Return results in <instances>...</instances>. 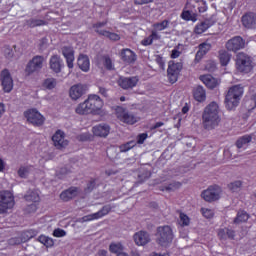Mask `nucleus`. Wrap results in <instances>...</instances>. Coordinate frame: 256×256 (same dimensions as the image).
<instances>
[{
    "mask_svg": "<svg viewBox=\"0 0 256 256\" xmlns=\"http://www.w3.org/2000/svg\"><path fill=\"white\" fill-rule=\"evenodd\" d=\"M112 210L111 205L104 206L100 211L96 212L99 219L103 218L104 216H107Z\"/></svg>",
    "mask_w": 256,
    "mask_h": 256,
    "instance_id": "obj_46",
    "label": "nucleus"
},
{
    "mask_svg": "<svg viewBox=\"0 0 256 256\" xmlns=\"http://www.w3.org/2000/svg\"><path fill=\"white\" fill-rule=\"evenodd\" d=\"M249 219V215L245 211H239L234 219L235 224H240L242 222H246Z\"/></svg>",
    "mask_w": 256,
    "mask_h": 256,
    "instance_id": "obj_36",
    "label": "nucleus"
},
{
    "mask_svg": "<svg viewBox=\"0 0 256 256\" xmlns=\"http://www.w3.org/2000/svg\"><path fill=\"white\" fill-rule=\"evenodd\" d=\"M78 67L83 71V73H88L90 70V59L87 55L80 54L77 59Z\"/></svg>",
    "mask_w": 256,
    "mask_h": 256,
    "instance_id": "obj_26",
    "label": "nucleus"
},
{
    "mask_svg": "<svg viewBox=\"0 0 256 256\" xmlns=\"http://www.w3.org/2000/svg\"><path fill=\"white\" fill-rule=\"evenodd\" d=\"M148 138L147 133H141L137 136V144L141 145L145 142V140Z\"/></svg>",
    "mask_w": 256,
    "mask_h": 256,
    "instance_id": "obj_53",
    "label": "nucleus"
},
{
    "mask_svg": "<svg viewBox=\"0 0 256 256\" xmlns=\"http://www.w3.org/2000/svg\"><path fill=\"white\" fill-rule=\"evenodd\" d=\"M222 190L219 186H211L203 191L201 196L207 202H214L221 198Z\"/></svg>",
    "mask_w": 256,
    "mask_h": 256,
    "instance_id": "obj_9",
    "label": "nucleus"
},
{
    "mask_svg": "<svg viewBox=\"0 0 256 256\" xmlns=\"http://www.w3.org/2000/svg\"><path fill=\"white\" fill-rule=\"evenodd\" d=\"M13 55H14V53H13V50H12V49H10V48H6V49H5V56H6L8 59L12 58Z\"/></svg>",
    "mask_w": 256,
    "mask_h": 256,
    "instance_id": "obj_60",
    "label": "nucleus"
},
{
    "mask_svg": "<svg viewBox=\"0 0 256 256\" xmlns=\"http://www.w3.org/2000/svg\"><path fill=\"white\" fill-rule=\"evenodd\" d=\"M181 45L176 46L172 51H171V58L176 59L178 58L181 54L182 51L180 50Z\"/></svg>",
    "mask_w": 256,
    "mask_h": 256,
    "instance_id": "obj_51",
    "label": "nucleus"
},
{
    "mask_svg": "<svg viewBox=\"0 0 256 256\" xmlns=\"http://www.w3.org/2000/svg\"><path fill=\"white\" fill-rule=\"evenodd\" d=\"M251 141H252L251 135H243L242 137L237 139L235 145L238 149H247Z\"/></svg>",
    "mask_w": 256,
    "mask_h": 256,
    "instance_id": "obj_29",
    "label": "nucleus"
},
{
    "mask_svg": "<svg viewBox=\"0 0 256 256\" xmlns=\"http://www.w3.org/2000/svg\"><path fill=\"white\" fill-rule=\"evenodd\" d=\"M61 52L63 57L66 60L67 67L69 69L74 68V61H75V52L72 47L64 46L61 48Z\"/></svg>",
    "mask_w": 256,
    "mask_h": 256,
    "instance_id": "obj_19",
    "label": "nucleus"
},
{
    "mask_svg": "<svg viewBox=\"0 0 256 256\" xmlns=\"http://www.w3.org/2000/svg\"><path fill=\"white\" fill-rule=\"evenodd\" d=\"M191 223V219L189 218V216H187L185 213L180 212L179 213V224L182 227H187L189 226Z\"/></svg>",
    "mask_w": 256,
    "mask_h": 256,
    "instance_id": "obj_42",
    "label": "nucleus"
},
{
    "mask_svg": "<svg viewBox=\"0 0 256 256\" xmlns=\"http://www.w3.org/2000/svg\"><path fill=\"white\" fill-rule=\"evenodd\" d=\"M86 100L92 115H99L104 107V101L101 97L96 94H90Z\"/></svg>",
    "mask_w": 256,
    "mask_h": 256,
    "instance_id": "obj_6",
    "label": "nucleus"
},
{
    "mask_svg": "<svg viewBox=\"0 0 256 256\" xmlns=\"http://www.w3.org/2000/svg\"><path fill=\"white\" fill-rule=\"evenodd\" d=\"M218 237H220V239H222V240L234 239L235 232L228 228H222V229L218 230Z\"/></svg>",
    "mask_w": 256,
    "mask_h": 256,
    "instance_id": "obj_32",
    "label": "nucleus"
},
{
    "mask_svg": "<svg viewBox=\"0 0 256 256\" xmlns=\"http://www.w3.org/2000/svg\"><path fill=\"white\" fill-rule=\"evenodd\" d=\"M242 188V182L241 181H234L230 184H228V189H230V191L237 193L241 190Z\"/></svg>",
    "mask_w": 256,
    "mask_h": 256,
    "instance_id": "obj_44",
    "label": "nucleus"
},
{
    "mask_svg": "<svg viewBox=\"0 0 256 256\" xmlns=\"http://www.w3.org/2000/svg\"><path fill=\"white\" fill-rule=\"evenodd\" d=\"M115 113H116V118L124 124L135 125L137 122H139V117L129 112L124 107L118 106L115 110Z\"/></svg>",
    "mask_w": 256,
    "mask_h": 256,
    "instance_id": "obj_3",
    "label": "nucleus"
},
{
    "mask_svg": "<svg viewBox=\"0 0 256 256\" xmlns=\"http://www.w3.org/2000/svg\"><path fill=\"white\" fill-rule=\"evenodd\" d=\"M137 246H144L150 242V235L145 231L136 232L133 236Z\"/></svg>",
    "mask_w": 256,
    "mask_h": 256,
    "instance_id": "obj_22",
    "label": "nucleus"
},
{
    "mask_svg": "<svg viewBox=\"0 0 256 256\" xmlns=\"http://www.w3.org/2000/svg\"><path fill=\"white\" fill-rule=\"evenodd\" d=\"M245 45V40L240 36H236L226 42V49H228V51L236 52L245 48Z\"/></svg>",
    "mask_w": 256,
    "mask_h": 256,
    "instance_id": "obj_16",
    "label": "nucleus"
},
{
    "mask_svg": "<svg viewBox=\"0 0 256 256\" xmlns=\"http://www.w3.org/2000/svg\"><path fill=\"white\" fill-rule=\"evenodd\" d=\"M44 62L45 58L43 56H34V58L30 60L26 66V73H28V75H32V73H37L43 68Z\"/></svg>",
    "mask_w": 256,
    "mask_h": 256,
    "instance_id": "obj_10",
    "label": "nucleus"
},
{
    "mask_svg": "<svg viewBox=\"0 0 256 256\" xmlns=\"http://www.w3.org/2000/svg\"><path fill=\"white\" fill-rule=\"evenodd\" d=\"M108 251L106 250H99L95 256H107Z\"/></svg>",
    "mask_w": 256,
    "mask_h": 256,
    "instance_id": "obj_63",
    "label": "nucleus"
},
{
    "mask_svg": "<svg viewBox=\"0 0 256 256\" xmlns=\"http://www.w3.org/2000/svg\"><path fill=\"white\" fill-rule=\"evenodd\" d=\"M140 43L143 46H149L153 43V41H152L151 37L148 36V37L144 38Z\"/></svg>",
    "mask_w": 256,
    "mask_h": 256,
    "instance_id": "obj_57",
    "label": "nucleus"
},
{
    "mask_svg": "<svg viewBox=\"0 0 256 256\" xmlns=\"http://www.w3.org/2000/svg\"><path fill=\"white\" fill-rule=\"evenodd\" d=\"M210 43H202L199 45V51L196 54L195 62L198 63L211 49Z\"/></svg>",
    "mask_w": 256,
    "mask_h": 256,
    "instance_id": "obj_27",
    "label": "nucleus"
},
{
    "mask_svg": "<svg viewBox=\"0 0 256 256\" xmlns=\"http://www.w3.org/2000/svg\"><path fill=\"white\" fill-rule=\"evenodd\" d=\"M158 32H159V31H157V30H155V29L152 30L151 35H149L150 38H151V40H152V42H153L154 40H159V39L161 38V36L158 34Z\"/></svg>",
    "mask_w": 256,
    "mask_h": 256,
    "instance_id": "obj_56",
    "label": "nucleus"
},
{
    "mask_svg": "<svg viewBox=\"0 0 256 256\" xmlns=\"http://www.w3.org/2000/svg\"><path fill=\"white\" fill-rule=\"evenodd\" d=\"M0 81H1L2 89H3L4 93H6V94L11 93V91L14 87V82H13V78H12L9 70L4 69L1 72Z\"/></svg>",
    "mask_w": 256,
    "mask_h": 256,
    "instance_id": "obj_11",
    "label": "nucleus"
},
{
    "mask_svg": "<svg viewBox=\"0 0 256 256\" xmlns=\"http://www.w3.org/2000/svg\"><path fill=\"white\" fill-rule=\"evenodd\" d=\"M78 195V189L77 188H69L66 191H63L60 194V199L64 202H68L71 199L75 198Z\"/></svg>",
    "mask_w": 256,
    "mask_h": 256,
    "instance_id": "obj_28",
    "label": "nucleus"
},
{
    "mask_svg": "<svg viewBox=\"0 0 256 256\" xmlns=\"http://www.w3.org/2000/svg\"><path fill=\"white\" fill-rule=\"evenodd\" d=\"M154 0H134L136 5H144L153 2Z\"/></svg>",
    "mask_w": 256,
    "mask_h": 256,
    "instance_id": "obj_59",
    "label": "nucleus"
},
{
    "mask_svg": "<svg viewBox=\"0 0 256 256\" xmlns=\"http://www.w3.org/2000/svg\"><path fill=\"white\" fill-rule=\"evenodd\" d=\"M37 231L35 230H29L27 232L24 233L25 236H27V238L24 239V241L30 240L31 238H33L34 236L37 235Z\"/></svg>",
    "mask_w": 256,
    "mask_h": 256,
    "instance_id": "obj_54",
    "label": "nucleus"
},
{
    "mask_svg": "<svg viewBox=\"0 0 256 256\" xmlns=\"http://www.w3.org/2000/svg\"><path fill=\"white\" fill-rule=\"evenodd\" d=\"M221 109L217 102L208 104L202 114V126L206 131H213L221 124Z\"/></svg>",
    "mask_w": 256,
    "mask_h": 256,
    "instance_id": "obj_1",
    "label": "nucleus"
},
{
    "mask_svg": "<svg viewBox=\"0 0 256 256\" xmlns=\"http://www.w3.org/2000/svg\"><path fill=\"white\" fill-rule=\"evenodd\" d=\"M38 242L44 244V246L48 248L54 246V240L45 235H40V237H38Z\"/></svg>",
    "mask_w": 256,
    "mask_h": 256,
    "instance_id": "obj_40",
    "label": "nucleus"
},
{
    "mask_svg": "<svg viewBox=\"0 0 256 256\" xmlns=\"http://www.w3.org/2000/svg\"><path fill=\"white\" fill-rule=\"evenodd\" d=\"M5 112H6L5 105L0 102V119L3 117Z\"/></svg>",
    "mask_w": 256,
    "mask_h": 256,
    "instance_id": "obj_62",
    "label": "nucleus"
},
{
    "mask_svg": "<svg viewBox=\"0 0 256 256\" xmlns=\"http://www.w3.org/2000/svg\"><path fill=\"white\" fill-rule=\"evenodd\" d=\"M31 170H32V166H21V168H19L18 170V175L21 178H26L30 174Z\"/></svg>",
    "mask_w": 256,
    "mask_h": 256,
    "instance_id": "obj_45",
    "label": "nucleus"
},
{
    "mask_svg": "<svg viewBox=\"0 0 256 256\" xmlns=\"http://www.w3.org/2000/svg\"><path fill=\"white\" fill-rule=\"evenodd\" d=\"M244 94V88L241 85H234L228 89V94H226V99L224 104H226V109L228 111L235 110L241 101Z\"/></svg>",
    "mask_w": 256,
    "mask_h": 256,
    "instance_id": "obj_2",
    "label": "nucleus"
},
{
    "mask_svg": "<svg viewBox=\"0 0 256 256\" xmlns=\"http://www.w3.org/2000/svg\"><path fill=\"white\" fill-rule=\"evenodd\" d=\"M107 25V22H101L93 25L94 31L101 36L107 37L112 41L121 40V36L119 34L104 30V27Z\"/></svg>",
    "mask_w": 256,
    "mask_h": 256,
    "instance_id": "obj_12",
    "label": "nucleus"
},
{
    "mask_svg": "<svg viewBox=\"0 0 256 256\" xmlns=\"http://www.w3.org/2000/svg\"><path fill=\"white\" fill-rule=\"evenodd\" d=\"M120 58L126 64H133L137 61V54L133 52L131 49H123L120 52Z\"/></svg>",
    "mask_w": 256,
    "mask_h": 256,
    "instance_id": "obj_20",
    "label": "nucleus"
},
{
    "mask_svg": "<svg viewBox=\"0 0 256 256\" xmlns=\"http://www.w3.org/2000/svg\"><path fill=\"white\" fill-rule=\"evenodd\" d=\"M135 146H137V142L128 141L124 144H121L119 146V150H120L121 153H126V152L130 151L131 149H133Z\"/></svg>",
    "mask_w": 256,
    "mask_h": 256,
    "instance_id": "obj_37",
    "label": "nucleus"
},
{
    "mask_svg": "<svg viewBox=\"0 0 256 256\" xmlns=\"http://www.w3.org/2000/svg\"><path fill=\"white\" fill-rule=\"evenodd\" d=\"M94 220H99V217H98L97 213H93V214L81 217V218L77 219V222L78 223H85V222H91V221H94Z\"/></svg>",
    "mask_w": 256,
    "mask_h": 256,
    "instance_id": "obj_43",
    "label": "nucleus"
},
{
    "mask_svg": "<svg viewBox=\"0 0 256 256\" xmlns=\"http://www.w3.org/2000/svg\"><path fill=\"white\" fill-rule=\"evenodd\" d=\"M182 67L183 65L181 62H177V63H175L174 61L169 62L167 73H168V78L170 83H176L178 79V75L182 70Z\"/></svg>",
    "mask_w": 256,
    "mask_h": 256,
    "instance_id": "obj_14",
    "label": "nucleus"
},
{
    "mask_svg": "<svg viewBox=\"0 0 256 256\" xmlns=\"http://www.w3.org/2000/svg\"><path fill=\"white\" fill-rule=\"evenodd\" d=\"M66 235H67L66 231H64V230H62V229H55V230L53 231V236H54V237H57V238L64 237V236H66Z\"/></svg>",
    "mask_w": 256,
    "mask_h": 256,
    "instance_id": "obj_52",
    "label": "nucleus"
},
{
    "mask_svg": "<svg viewBox=\"0 0 256 256\" xmlns=\"http://www.w3.org/2000/svg\"><path fill=\"white\" fill-rule=\"evenodd\" d=\"M211 26H212L211 22L209 20H206L204 22L197 24L194 29V32L198 35H201L204 32H206Z\"/></svg>",
    "mask_w": 256,
    "mask_h": 256,
    "instance_id": "obj_31",
    "label": "nucleus"
},
{
    "mask_svg": "<svg viewBox=\"0 0 256 256\" xmlns=\"http://www.w3.org/2000/svg\"><path fill=\"white\" fill-rule=\"evenodd\" d=\"M25 199H26L28 202L37 203V202L40 201L39 192H38V191H31V192H28V194L25 196Z\"/></svg>",
    "mask_w": 256,
    "mask_h": 256,
    "instance_id": "obj_39",
    "label": "nucleus"
},
{
    "mask_svg": "<svg viewBox=\"0 0 256 256\" xmlns=\"http://www.w3.org/2000/svg\"><path fill=\"white\" fill-rule=\"evenodd\" d=\"M87 93V86L84 84H74L69 88V98L72 101L80 100Z\"/></svg>",
    "mask_w": 256,
    "mask_h": 256,
    "instance_id": "obj_13",
    "label": "nucleus"
},
{
    "mask_svg": "<svg viewBox=\"0 0 256 256\" xmlns=\"http://www.w3.org/2000/svg\"><path fill=\"white\" fill-rule=\"evenodd\" d=\"M139 83V77H120L118 79V85L121 89H133Z\"/></svg>",
    "mask_w": 256,
    "mask_h": 256,
    "instance_id": "obj_18",
    "label": "nucleus"
},
{
    "mask_svg": "<svg viewBox=\"0 0 256 256\" xmlns=\"http://www.w3.org/2000/svg\"><path fill=\"white\" fill-rule=\"evenodd\" d=\"M156 239L161 246H168L173 240L172 229L169 226L159 227L157 229Z\"/></svg>",
    "mask_w": 256,
    "mask_h": 256,
    "instance_id": "obj_5",
    "label": "nucleus"
},
{
    "mask_svg": "<svg viewBox=\"0 0 256 256\" xmlns=\"http://www.w3.org/2000/svg\"><path fill=\"white\" fill-rule=\"evenodd\" d=\"M24 116L30 124L36 127L43 126L45 122V117L37 109H29L25 111Z\"/></svg>",
    "mask_w": 256,
    "mask_h": 256,
    "instance_id": "obj_7",
    "label": "nucleus"
},
{
    "mask_svg": "<svg viewBox=\"0 0 256 256\" xmlns=\"http://www.w3.org/2000/svg\"><path fill=\"white\" fill-rule=\"evenodd\" d=\"M27 24L31 27V28H35V27H39V26H43L45 25V21L40 20V19H31L27 22Z\"/></svg>",
    "mask_w": 256,
    "mask_h": 256,
    "instance_id": "obj_47",
    "label": "nucleus"
},
{
    "mask_svg": "<svg viewBox=\"0 0 256 256\" xmlns=\"http://www.w3.org/2000/svg\"><path fill=\"white\" fill-rule=\"evenodd\" d=\"M194 98L199 103L205 102L206 91L202 86H198L194 89Z\"/></svg>",
    "mask_w": 256,
    "mask_h": 256,
    "instance_id": "obj_30",
    "label": "nucleus"
},
{
    "mask_svg": "<svg viewBox=\"0 0 256 256\" xmlns=\"http://www.w3.org/2000/svg\"><path fill=\"white\" fill-rule=\"evenodd\" d=\"M109 251L118 255H121L124 251V246L120 242H113L109 245Z\"/></svg>",
    "mask_w": 256,
    "mask_h": 256,
    "instance_id": "obj_33",
    "label": "nucleus"
},
{
    "mask_svg": "<svg viewBox=\"0 0 256 256\" xmlns=\"http://www.w3.org/2000/svg\"><path fill=\"white\" fill-rule=\"evenodd\" d=\"M180 187H181V183L173 182L170 185H168L167 187H164V189H162V191L172 192V191L179 189Z\"/></svg>",
    "mask_w": 256,
    "mask_h": 256,
    "instance_id": "obj_48",
    "label": "nucleus"
},
{
    "mask_svg": "<svg viewBox=\"0 0 256 256\" xmlns=\"http://www.w3.org/2000/svg\"><path fill=\"white\" fill-rule=\"evenodd\" d=\"M200 80L208 87V89H215L220 84L219 80L211 75H202Z\"/></svg>",
    "mask_w": 256,
    "mask_h": 256,
    "instance_id": "obj_25",
    "label": "nucleus"
},
{
    "mask_svg": "<svg viewBox=\"0 0 256 256\" xmlns=\"http://www.w3.org/2000/svg\"><path fill=\"white\" fill-rule=\"evenodd\" d=\"M201 213L207 219H211L214 216V211L208 208H202Z\"/></svg>",
    "mask_w": 256,
    "mask_h": 256,
    "instance_id": "obj_50",
    "label": "nucleus"
},
{
    "mask_svg": "<svg viewBox=\"0 0 256 256\" xmlns=\"http://www.w3.org/2000/svg\"><path fill=\"white\" fill-rule=\"evenodd\" d=\"M155 61L157 62V64L159 65V67H160L161 69H163V70L165 69V62H164L163 57L157 55V56L155 57Z\"/></svg>",
    "mask_w": 256,
    "mask_h": 256,
    "instance_id": "obj_55",
    "label": "nucleus"
},
{
    "mask_svg": "<svg viewBox=\"0 0 256 256\" xmlns=\"http://www.w3.org/2000/svg\"><path fill=\"white\" fill-rule=\"evenodd\" d=\"M236 69L239 73H250L253 69L251 57L245 53L237 54Z\"/></svg>",
    "mask_w": 256,
    "mask_h": 256,
    "instance_id": "obj_4",
    "label": "nucleus"
},
{
    "mask_svg": "<svg viewBox=\"0 0 256 256\" xmlns=\"http://www.w3.org/2000/svg\"><path fill=\"white\" fill-rule=\"evenodd\" d=\"M99 93L103 96V97H108V90L106 88H99Z\"/></svg>",
    "mask_w": 256,
    "mask_h": 256,
    "instance_id": "obj_61",
    "label": "nucleus"
},
{
    "mask_svg": "<svg viewBox=\"0 0 256 256\" xmlns=\"http://www.w3.org/2000/svg\"><path fill=\"white\" fill-rule=\"evenodd\" d=\"M63 66L64 63L60 56L52 55L50 57V69H52L53 73H61Z\"/></svg>",
    "mask_w": 256,
    "mask_h": 256,
    "instance_id": "obj_23",
    "label": "nucleus"
},
{
    "mask_svg": "<svg viewBox=\"0 0 256 256\" xmlns=\"http://www.w3.org/2000/svg\"><path fill=\"white\" fill-rule=\"evenodd\" d=\"M219 55H220V63L222 64V66L228 65V63L231 60V55L225 50H221L219 52Z\"/></svg>",
    "mask_w": 256,
    "mask_h": 256,
    "instance_id": "obj_38",
    "label": "nucleus"
},
{
    "mask_svg": "<svg viewBox=\"0 0 256 256\" xmlns=\"http://www.w3.org/2000/svg\"><path fill=\"white\" fill-rule=\"evenodd\" d=\"M75 113L80 116L93 115L87 100H84L75 107Z\"/></svg>",
    "mask_w": 256,
    "mask_h": 256,
    "instance_id": "obj_24",
    "label": "nucleus"
},
{
    "mask_svg": "<svg viewBox=\"0 0 256 256\" xmlns=\"http://www.w3.org/2000/svg\"><path fill=\"white\" fill-rule=\"evenodd\" d=\"M170 21L163 20L162 22H157L152 25L153 29H155L158 32L164 31L169 28Z\"/></svg>",
    "mask_w": 256,
    "mask_h": 256,
    "instance_id": "obj_35",
    "label": "nucleus"
},
{
    "mask_svg": "<svg viewBox=\"0 0 256 256\" xmlns=\"http://www.w3.org/2000/svg\"><path fill=\"white\" fill-rule=\"evenodd\" d=\"M181 18L185 21H193V22L197 21V15L186 10H184L183 13L181 14Z\"/></svg>",
    "mask_w": 256,
    "mask_h": 256,
    "instance_id": "obj_41",
    "label": "nucleus"
},
{
    "mask_svg": "<svg viewBox=\"0 0 256 256\" xmlns=\"http://www.w3.org/2000/svg\"><path fill=\"white\" fill-rule=\"evenodd\" d=\"M15 205L14 196L9 191L0 192V214L6 212L8 209L13 208Z\"/></svg>",
    "mask_w": 256,
    "mask_h": 256,
    "instance_id": "obj_8",
    "label": "nucleus"
},
{
    "mask_svg": "<svg viewBox=\"0 0 256 256\" xmlns=\"http://www.w3.org/2000/svg\"><path fill=\"white\" fill-rule=\"evenodd\" d=\"M56 86H57V80L55 78H46V80H44V83H42V87L50 91L52 89H55Z\"/></svg>",
    "mask_w": 256,
    "mask_h": 256,
    "instance_id": "obj_34",
    "label": "nucleus"
},
{
    "mask_svg": "<svg viewBox=\"0 0 256 256\" xmlns=\"http://www.w3.org/2000/svg\"><path fill=\"white\" fill-rule=\"evenodd\" d=\"M52 142L57 149H62L69 145V141L65 138V133L61 130H57L52 135Z\"/></svg>",
    "mask_w": 256,
    "mask_h": 256,
    "instance_id": "obj_17",
    "label": "nucleus"
},
{
    "mask_svg": "<svg viewBox=\"0 0 256 256\" xmlns=\"http://www.w3.org/2000/svg\"><path fill=\"white\" fill-rule=\"evenodd\" d=\"M102 64H103L104 67H105L106 69H108V70H112V69L115 68L110 57H104V58L102 59Z\"/></svg>",
    "mask_w": 256,
    "mask_h": 256,
    "instance_id": "obj_49",
    "label": "nucleus"
},
{
    "mask_svg": "<svg viewBox=\"0 0 256 256\" xmlns=\"http://www.w3.org/2000/svg\"><path fill=\"white\" fill-rule=\"evenodd\" d=\"M111 133V127L109 124L100 123L92 127V134L95 137L107 138Z\"/></svg>",
    "mask_w": 256,
    "mask_h": 256,
    "instance_id": "obj_15",
    "label": "nucleus"
},
{
    "mask_svg": "<svg viewBox=\"0 0 256 256\" xmlns=\"http://www.w3.org/2000/svg\"><path fill=\"white\" fill-rule=\"evenodd\" d=\"M200 3H201L202 6H200V7L198 8V9H199V12H200V13L206 12L207 9H208V6H207L206 2H205V1H201Z\"/></svg>",
    "mask_w": 256,
    "mask_h": 256,
    "instance_id": "obj_58",
    "label": "nucleus"
},
{
    "mask_svg": "<svg viewBox=\"0 0 256 256\" xmlns=\"http://www.w3.org/2000/svg\"><path fill=\"white\" fill-rule=\"evenodd\" d=\"M148 256H169V254L168 253L157 254V253L153 252V253L149 254Z\"/></svg>",
    "mask_w": 256,
    "mask_h": 256,
    "instance_id": "obj_64",
    "label": "nucleus"
},
{
    "mask_svg": "<svg viewBox=\"0 0 256 256\" xmlns=\"http://www.w3.org/2000/svg\"><path fill=\"white\" fill-rule=\"evenodd\" d=\"M242 25L247 29H255L256 28V14L255 13H247L241 18Z\"/></svg>",
    "mask_w": 256,
    "mask_h": 256,
    "instance_id": "obj_21",
    "label": "nucleus"
}]
</instances>
